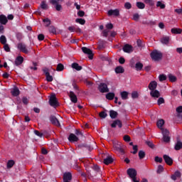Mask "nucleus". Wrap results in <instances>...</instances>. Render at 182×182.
<instances>
[{
  "label": "nucleus",
  "mask_w": 182,
  "mask_h": 182,
  "mask_svg": "<svg viewBox=\"0 0 182 182\" xmlns=\"http://www.w3.org/2000/svg\"><path fill=\"white\" fill-rule=\"evenodd\" d=\"M69 97L73 103H77V97L75 95L73 91L70 92Z\"/></svg>",
  "instance_id": "nucleus-16"
},
{
  "label": "nucleus",
  "mask_w": 182,
  "mask_h": 182,
  "mask_svg": "<svg viewBox=\"0 0 182 182\" xmlns=\"http://www.w3.org/2000/svg\"><path fill=\"white\" fill-rule=\"evenodd\" d=\"M72 68L73 69H75V70H82V69L83 68L82 66L79 65V63H73L72 64Z\"/></svg>",
  "instance_id": "nucleus-27"
},
{
  "label": "nucleus",
  "mask_w": 182,
  "mask_h": 182,
  "mask_svg": "<svg viewBox=\"0 0 182 182\" xmlns=\"http://www.w3.org/2000/svg\"><path fill=\"white\" fill-rule=\"evenodd\" d=\"M156 7L160 8V9H164L166 8V4H163L161 1H159L156 2Z\"/></svg>",
  "instance_id": "nucleus-34"
},
{
  "label": "nucleus",
  "mask_w": 182,
  "mask_h": 182,
  "mask_svg": "<svg viewBox=\"0 0 182 182\" xmlns=\"http://www.w3.org/2000/svg\"><path fill=\"white\" fill-rule=\"evenodd\" d=\"M121 97L122 100H127L129 99V92L123 91L121 92Z\"/></svg>",
  "instance_id": "nucleus-28"
},
{
  "label": "nucleus",
  "mask_w": 182,
  "mask_h": 182,
  "mask_svg": "<svg viewBox=\"0 0 182 182\" xmlns=\"http://www.w3.org/2000/svg\"><path fill=\"white\" fill-rule=\"evenodd\" d=\"M133 150H134V151L132 152V154H136L137 151H139V148H138L137 145L133 146Z\"/></svg>",
  "instance_id": "nucleus-58"
},
{
  "label": "nucleus",
  "mask_w": 182,
  "mask_h": 182,
  "mask_svg": "<svg viewBox=\"0 0 182 182\" xmlns=\"http://www.w3.org/2000/svg\"><path fill=\"white\" fill-rule=\"evenodd\" d=\"M4 49L6 52H11V48H9V45L4 44Z\"/></svg>",
  "instance_id": "nucleus-53"
},
{
  "label": "nucleus",
  "mask_w": 182,
  "mask_h": 182,
  "mask_svg": "<svg viewBox=\"0 0 182 182\" xmlns=\"http://www.w3.org/2000/svg\"><path fill=\"white\" fill-rule=\"evenodd\" d=\"M50 106L58 107L59 106V102H58V99L55 95H53L50 97L49 100Z\"/></svg>",
  "instance_id": "nucleus-5"
},
{
  "label": "nucleus",
  "mask_w": 182,
  "mask_h": 182,
  "mask_svg": "<svg viewBox=\"0 0 182 182\" xmlns=\"http://www.w3.org/2000/svg\"><path fill=\"white\" fill-rule=\"evenodd\" d=\"M168 79L172 82H174L176 80H177V77L171 74L168 75Z\"/></svg>",
  "instance_id": "nucleus-44"
},
{
  "label": "nucleus",
  "mask_w": 182,
  "mask_h": 182,
  "mask_svg": "<svg viewBox=\"0 0 182 182\" xmlns=\"http://www.w3.org/2000/svg\"><path fill=\"white\" fill-rule=\"evenodd\" d=\"M127 173L129 176L130 178L133 177H137V171L133 168H129L127 169Z\"/></svg>",
  "instance_id": "nucleus-8"
},
{
  "label": "nucleus",
  "mask_w": 182,
  "mask_h": 182,
  "mask_svg": "<svg viewBox=\"0 0 182 182\" xmlns=\"http://www.w3.org/2000/svg\"><path fill=\"white\" fill-rule=\"evenodd\" d=\"M118 114H119L117 113V112H116L114 110L109 111V116H110L111 119H116V117H117Z\"/></svg>",
  "instance_id": "nucleus-30"
},
{
  "label": "nucleus",
  "mask_w": 182,
  "mask_h": 182,
  "mask_svg": "<svg viewBox=\"0 0 182 182\" xmlns=\"http://www.w3.org/2000/svg\"><path fill=\"white\" fill-rule=\"evenodd\" d=\"M92 170H94V171H96L97 173H99L100 171V167H99V166L97 165H94L92 167Z\"/></svg>",
  "instance_id": "nucleus-51"
},
{
  "label": "nucleus",
  "mask_w": 182,
  "mask_h": 182,
  "mask_svg": "<svg viewBox=\"0 0 182 182\" xmlns=\"http://www.w3.org/2000/svg\"><path fill=\"white\" fill-rule=\"evenodd\" d=\"M41 9H43V11H48V9H49V6L48 5V4H46V1H41L40 4V7L38 8V13L40 15L41 14H42Z\"/></svg>",
  "instance_id": "nucleus-7"
},
{
  "label": "nucleus",
  "mask_w": 182,
  "mask_h": 182,
  "mask_svg": "<svg viewBox=\"0 0 182 182\" xmlns=\"http://www.w3.org/2000/svg\"><path fill=\"white\" fill-rule=\"evenodd\" d=\"M163 140L165 143H168V142H170V137L168 136V135L164 136Z\"/></svg>",
  "instance_id": "nucleus-54"
},
{
  "label": "nucleus",
  "mask_w": 182,
  "mask_h": 182,
  "mask_svg": "<svg viewBox=\"0 0 182 182\" xmlns=\"http://www.w3.org/2000/svg\"><path fill=\"white\" fill-rule=\"evenodd\" d=\"M135 68L136 70H141V69H143V63L140 62L136 63L135 65Z\"/></svg>",
  "instance_id": "nucleus-39"
},
{
  "label": "nucleus",
  "mask_w": 182,
  "mask_h": 182,
  "mask_svg": "<svg viewBox=\"0 0 182 182\" xmlns=\"http://www.w3.org/2000/svg\"><path fill=\"white\" fill-rule=\"evenodd\" d=\"M98 90H100V93H108L109 87H107L106 83L101 82L98 86Z\"/></svg>",
  "instance_id": "nucleus-2"
},
{
  "label": "nucleus",
  "mask_w": 182,
  "mask_h": 182,
  "mask_svg": "<svg viewBox=\"0 0 182 182\" xmlns=\"http://www.w3.org/2000/svg\"><path fill=\"white\" fill-rule=\"evenodd\" d=\"M157 127H159V129H163V126L164 125V119H159L157 122Z\"/></svg>",
  "instance_id": "nucleus-36"
},
{
  "label": "nucleus",
  "mask_w": 182,
  "mask_h": 182,
  "mask_svg": "<svg viewBox=\"0 0 182 182\" xmlns=\"http://www.w3.org/2000/svg\"><path fill=\"white\" fill-rule=\"evenodd\" d=\"M68 140L70 143H75V141H79V137L75 134H70Z\"/></svg>",
  "instance_id": "nucleus-14"
},
{
  "label": "nucleus",
  "mask_w": 182,
  "mask_h": 182,
  "mask_svg": "<svg viewBox=\"0 0 182 182\" xmlns=\"http://www.w3.org/2000/svg\"><path fill=\"white\" fill-rule=\"evenodd\" d=\"M38 41H42L45 39V36L43 34H39L38 36Z\"/></svg>",
  "instance_id": "nucleus-64"
},
{
  "label": "nucleus",
  "mask_w": 182,
  "mask_h": 182,
  "mask_svg": "<svg viewBox=\"0 0 182 182\" xmlns=\"http://www.w3.org/2000/svg\"><path fill=\"white\" fill-rule=\"evenodd\" d=\"M17 49L20 50V52H22L23 53L28 54L29 51L28 50V48H26V45L23 43H19L17 45Z\"/></svg>",
  "instance_id": "nucleus-3"
},
{
  "label": "nucleus",
  "mask_w": 182,
  "mask_h": 182,
  "mask_svg": "<svg viewBox=\"0 0 182 182\" xmlns=\"http://www.w3.org/2000/svg\"><path fill=\"white\" fill-rule=\"evenodd\" d=\"M124 8L126 9H132V4H130V2H126L124 4Z\"/></svg>",
  "instance_id": "nucleus-56"
},
{
  "label": "nucleus",
  "mask_w": 182,
  "mask_h": 182,
  "mask_svg": "<svg viewBox=\"0 0 182 182\" xmlns=\"http://www.w3.org/2000/svg\"><path fill=\"white\" fill-rule=\"evenodd\" d=\"M11 93L12 96L16 97L19 96V95H21V91L19 90V88H18V87H14L13 90L11 91Z\"/></svg>",
  "instance_id": "nucleus-15"
},
{
  "label": "nucleus",
  "mask_w": 182,
  "mask_h": 182,
  "mask_svg": "<svg viewBox=\"0 0 182 182\" xmlns=\"http://www.w3.org/2000/svg\"><path fill=\"white\" fill-rule=\"evenodd\" d=\"M57 72H63L65 70V65L62 63H58L56 68Z\"/></svg>",
  "instance_id": "nucleus-29"
},
{
  "label": "nucleus",
  "mask_w": 182,
  "mask_h": 182,
  "mask_svg": "<svg viewBox=\"0 0 182 182\" xmlns=\"http://www.w3.org/2000/svg\"><path fill=\"white\" fill-rule=\"evenodd\" d=\"M161 130L162 132L163 136H168L170 134V132L167 129H164L162 128Z\"/></svg>",
  "instance_id": "nucleus-48"
},
{
  "label": "nucleus",
  "mask_w": 182,
  "mask_h": 182,
  "mask_svg": "<svg viewBox=\"0 0 182 182\" xmlns=\"http://www.w3.org/2000/svg\"><path fill=\"white\" fill-rule=\"evenodd\" d=\"M63 180V181H70L72 180V173L70 172L65 173Z\"/></svg>",
  "instance_id": "nucleus-19"
},
{
  "label": "nucleus",
  "mask_w": 182,
  "mask_h": 182,
  "mask_svg": "<svg viewBox=\"0 0 182 182\" xmlns=\"http://www.w3.org/2000/svg\"><path fill=\"white\" fill-rule=\"evenodd\" d=\"M146 144H147V146L149 147H150L151 149H154V144H153L152 141H148L146 142Z\"/></svg>",
  "instance_id": "nucleus-57"
},
{
  "label": "nucleus",
  "mask_w": 182,
  "mask_h": 182,
  "mask_svg": "<svg viewBox=\"0 0 182 182\" xmlns=\"http://www.w3.org/2000/svg\"><path fill=\"white\" fill-rule=\"evenodd\" d=\"M75 22L80 23V25H85V23H86V20L83 18H77L75 19Z\"/></svg>",
  "instance_id": "nucleus-40"
},
{
  "label": "nucleus",
  "mask_w": 182,
  "mask_h": 182,
  "mask_svg": "<svg viewBox=\"0 0 182 182\" xmlns=\"http://www.w3.org/2000/svg\"><path fill=\"white\" fill-rule=\"evenodd\" d=\"M48 31H49L50 33H53V35H55V33H56V28L53 26H49Z\"/></svg>",
  "instance_id": "nucleus-42"
},
{
  "label": "nucleus",
  "mask_w": 182,
  "mask_h": 182,
  "mask_svg": "<svg viewBox=\"0 0 182 182\" xmlns=\"http://www.w3.org/2000/svg\"><path fill=\"white\" fill-rule=\"evenodd\" d=\"M136 44L139 48H143L144 46V44L143 43V41L141 39H138L136 41Z\"/></svg>",
  "instance_id": "nucleus-47"
},
{
  "label": "nucleus",
  "mask_w": 182,
  "mask_h": 182,
  "mask_svg": "<svg viewBox=\"0 0 182 182\" xmlns=\"http://www.w3.org/2000/svg\"><path fill=\"white\" fill-rule=\"evenodd\" d=\"M139 18H140V16L139 15V14H134L133 15V20L134 21H139Z\"/></svg>",
  "instance_id": "nucleus-62"
},
{
  "label": "nucleus",
  "mask_w": 182,
  "mask_h": 182,
  "mask_svg": "<svg viewBox=\"0 0 182 182\" xmlns=\"http://www.w3.org/2000/svg\"><path fill=\"white\" fill-rule=\"evenodd\" d=\"M159 79L160 82H163L164 80H167V76H166L164 74H162L159 75Z\"/></svg>",
  "instance_id": "nucleus-46"
},
{
  "label": "nucleus",
  "mask_w": 182,
  "mask_h": 182,
  "mask_svg": "<svg viewBox=\"0 0 182 182\" xmlns=\"http://www.w3.org/2000/svg\"><path fill=\"white\" fill-rule=\"evenodd\" d=\"M115 73H124V68L122 66H117L115 68Z\"/></svg>",
  "instance_id": "nucleus-35"
},
{
  "label": "nucleus",
  "mask_w": 182,
  "mask_h": 182,
  "mask_svg": "<svg viewBox=\"0 0 182 182\" xmlns=\"http://www.w3.org/2000/svg\"><path fill=\"white\" fill-rule=\"evenodd\" d=\"M75 134L77 137H79V136H80L81 137L83 136V133H82V132H80V130L79 129H75Z\"/></svg>",
  "instance_id": "nucleus-50"
},
{
  "label": "nucleus",
  "mask_w": 182,
  "mask_h": 182,
  "mask_svg": "<svg viewBox=\"0 0 182 182\" xmlns=\"http://www.w3.org/2000/svg\"><path fill=\"white\" fill-rule=\"evenodd\" d=\"M14 165H15V161H14V160H9V161L7 162V168H12Z\"/></svg>",
  "instance_id": "nucleus-38"
},
{
  "label": "nucleus",
  "mask_w": 182,
  "mask_h": 182,
  "mask_svg": "<svg viewBox=\"0 0 182 182\" xmlns=\"http://www.w3.org/2000/svg\"><path fill=\"white\" fill-rule=\"evenodd\" d=\"M117 126H118L119 129H122V127H123V124L122 123V121H120L119 119H116L113 121L112 124H111V127H112V129H114Z\"/></svg>",
  "instance_id": "nucleus-12"
},
{
  "label": "nucleus",
  "mask_w": 182,
  "mask_h": 182,
  "mask_svg": "<svg viewBox=\"0 0 182 182\" xmlns=\"http://www.w3.org/2000/svg\"><path fill=\"white\" fill-rule=\"evenodd\" d=\"M161 43L163 45H168V43H170V36H164L161 38Z\"/></svg>",
  "instance_id": "nucleus-17"
},
{
  "label": "nucleus",
  "mask_w": 182,
  "mask_h": 182,
  "mask_svg": "<svg viewBox=\"0 0 182 182\" xmlns=\"http://www.w3.org/2000/svg\"><path fill=\"white\" fill-rule=\"evenodd\" d=\"M150 95L151 97H156V99H159L160 97V92L157 90H154L150 92Z\"/></svg>",
  "instance_id": "nucleus-24"
},
{
  "label": "nucleus",
  "mask_w": 182,
  "mask_h": 182,
  "mask_svg": "<svg viewBox=\"0 0 182 182\" xmlns=\"http://www.w3.org/2000/svg\"><path fill=\"white\" fill-rule=\"evenodd\" d=\"M106 99H107V100H113V99H114V92H108L106 95Z\"/></svg>",
  "instance_id": "nucleus-31"
},
{
  "label": "nucleus",
  "mask_w": 182,
  "mask_h": 182,
  "mask_svg": "<svg viewBox=\"0 0 182 182\" xmlns=\"http://www.w3.org/2000/svg\"><path fill=\"white\" fill-rule=\"evenodd\" d=\"M155 161H156V163H163V158L156 156Z\"/></svg>",
  "instance_id": "nucleus-61"
},
{
  "label": "nucleus",
  "mask_w": 182,
  "mask_h": 182,
  "mask_svg": "<svg viewBox=\"0 0 182 182\" xmlns=\"http://www.w3.org/2000/svg\"><path fill=\"white\" fill-rule=\"evenodd\" d=\"M0 42H1V45H6V37L4 35L1 36Z\"/></svg>",
  "instance_id": "nucleus-41"
},
{
  "label": "nucleus",
  "mask_w": 182,
  "mask_h": 182,
  "mask_svg": "<svg viewBox=\"0 0 182 182\" xmlns=\"http://www.w3.org/2000/svg\"><path fill=\"white\" fill-rule=\"evenodd\" d=\"M15 65L16 66H19L23 63V57L19 55L15 60Z\"/></svg>",
  "instance_id": "nucleus-21"
},
{
  "label": "nucleus",
  "mask_w": 182,
  "mask_h": 182,
  "mask_svg": "<svg viewBox=\"0 0 182 182\" xmlns=\"http://www.w3.org/2000/svg\"><path fill=\"white\" fill-rule=\"evenodd\" d=\"M124 141L129 142V141H130L132 139H131V138H130V136H129V135H125V136H124Z\"/></svg>",
  "instance_id": "nucleus-63"
},
{
  "label": "nucleus",
  "mask_w": 182,
  "mask_h": 182,
  "mask_svg": "<svg viewBox=\"0 0 182 182\" xmlns=\"http://www.w3.org/2000/svg\"><path fill=\"white\" fill-rule=\"evenodd\" d=\"M108 16H119L120 15V11L119 9H110L107 12Z\"/></svg>",
  "instance_id": "nucleus-13"
},
{
  "label": "nucleus",
  "mask_w": 182,
  "mask_h": 182,
  "mask_svg": "<svg viewBox=\"0 0 182 182\" xmlns=\"http://www.w3.org/2000/svg\"><path fill=\"white\" fill-rule=\"evenodd\" d=\"M138 156H139V160H143V159L146 157V152H144V151L143 150H140L138 153Z\"/></svg>",
  "instance_id": "nucleus-32"
},
{
  "label": "nucleus",
  "mask_w": 182,
  "mask_h": 182,
  "mask_svg": "<svg viewBox=\"0 0 182 182\" xmlns=\"http://www.w3.org/2000/svg\"><path fill=\"white\" fill-rule=\"evenodd\" d=\"M136 7L138 9H144V8H146V4L143 2L138 1L136 2Z\"/></svg>",
  "instance_id": "nucleus-33"
},
{
  "label": "nucleus",
  "mask_w": 182,
  "mask_h": 182,
  "mask_svg": "<svg viewBox=\"0 0 182 182\" xmlns=\"http://www.w3.org/2000/svg\"><path fill=\"white\" fill-rule=\"evenodd\" d=\"M63 0H50V4L51 5H55V9L56 11H61L62 10V5L59 4L58 2L61 1Z\"/></svg>",
  "instance_id": "nucleus-6"
},
{
  "label": "nucleus",
  "mask_w": 182,
  "mask_h": 182,
  "mask_svg": "<svg viewBox=\"0 0 182 182\" xmlns=\"http://www.w3.org/2000/svg\"><path fill=\"white\" fill-rule=\"evenodd\" d=\"M22 102H23V105H28L29 103V100L28 99V97H23L22 98Z\"/></svg>",
  "instance_id": "nucleus-59"
},
{
  "label": "nucleus",
  "mask_w": 182,
  "mask_h": 182,
  "mask_svg": "<svg viewBox=\"0 0 182 182\" xmlns=\"http://www.w3.org/2000/svg\"><path fill=\"white\" fill-rule=\"evenodd\" d=\"M171 33H173L175 35H178L181 33L182 29L181 28H173L171 29Z\"/></svg>",
  "instance_id": "nucleus-26"
},
{
  "label": "nucleus",
  "mask_w": 182,
  "mask_h": 182,
  "mask_svg": "<svg viewBox=\"0 0 182 182\" xmlns=\"http://www.w3.org/2000/svg\"><path fill=\"white\" fill-rule=\"evenodd\" d=\"M43 72L46 75V76H48V75H50V73H49V68H43Z\"/></svg>",
  "instance_id": "nucleus-60"
},
{
  "label": "nucleus",
  "mask_w": 182,
  "mask_h": 182,
  "mask_svg": "<svg viewBox=\"0 0 182 182\" xmlns=\"http://www.w3.org/2000/svg\"><path fill=\"white\" fill-rule=\"evenodd\" d=\"M43 22H44V23H46V28H49V26H50V23H52V21H50V19H49L48 18L43 19Z\"/></svg>",
  "instance_id": "nucleus-37"
},
{
  "label": "nucleus",
  "mask_w": 182,
  "mask_h": 182,
  "mask_svg": "<svg viewBox=\"0 0 182 182\" xmlns=\"http://www.w3.org/2000/svg\"><path fill=\"white\" fill-rule=\"evenodd\" d=\"M8 23V18L4 14L0 15V24L6 25Z\"/></svg>",
  "instance_id": "nucleus-20"
},
{
  "label": "nucleus",
  "mask_w": 182,
  "mask_h": 182,
  "mask_svg": "<svg viewBox=\"0 0 182 182\" xmlns=\"http://www.w3.org/2000/svg\"><path fill=\"white\" fill-rule=\"evenodd\" d=\"M163 103H164V98L159 97L158 101H157L158 105L160 106L161 105H163Z\"/></svg>",
  "instance_id": "nucleus-55"
},
{
  "label": "nucleus",
  "mask_w": 182,
  "mask_h": 182,
  "mask_svg": "<svg viewBox=\"0 0 182 182\" xmlns=\"http://www.w3.org/2000/svg\"><path fill=\"white\" fill-rule=\"evenodd\" d=\"M132 49H133V46L129 44H125L122 48V50L125 52V53H130Z\"/></svg>",
  "instance_id": "nucleus-22"
},
{
  "label": "nucleus",
  "mask_w": 182,
  "mask_h": 182,
  "mask_svg": "<svg viewBox=\"0 0 182 182\" xmlns=\"http://www.w3.org/2000/svg\"><path fill=\"white\" fill-rule=\"evenodd\" d=\"M81 49L83 53H85V55H88L89 59H90L91 60L92 59H93V51H92V50L87 48V47H82Z\"/></svg>",
  "instance_id": "nucleus-4"
},
{
  "label": "nucleus",
  "mask_w": 182,
  "mask_h": 182,
  "mask_svg": "<svg viewBox=\"0 0 182 182\" xmlns=\"http://www.w3.org/2000/svg\"><path fill=\"white\" fill-rule=\"evenodd\" d=\"M175 150H181L182 149V142L180 141L178 138H177L176 144L174 146Z\"/></svg>",
  "instance_id": "nucleus-25"
},
{
  "label": "nucleus",
  "mask_w": 182,
  "mask_h": 182,
  "mask_svg": "<svg viewBox=\"0 0 182 182\" xmlns=\"http://www.w3.org/2000/svg\"><path fill=\"white\" fill-rule=\"evenodd\" d=\"M50 122H51L52 124H53L54 126H57L58 127L60 126V122H59L58 118H56V117L53 115H51L50 117Z\"/></svg>",
  "instance_id": "nucleus-10"
},
{
  "label": "nucleus",
  "mask_w": 182,
  "mask_h": 182,
  "mask_svg": "<svg viewBox=\"0 0 182 182\" xmlns=\"http://www.w3.org/2000/svg\"><path fill=\"white\" fill-rule=\"evenodd\" d=\"M114 159L112 158L111 156H108L107 158H105L103 161L104 164H106V166H109V164H112L113 163Z\"/></svg>",
  "instance_id": "nucleus-23"
},
{
  "label": "nucleus",
  "mask_w": 182,
  "mask_h": 182,
  "mask_svg": "<svg viewBox=\"0 0 182 182\" xmlns=\"http://www.w3.org/2000/svg\"><path fill=\"white\" fill-rule=\"evenodd\" d=\"M150 56L153 60L159 61L163 59V53L157 50L152 51Z\"/></svg>",
  "instance_id": "nucleus-1"
},
{
  "label": "nucleus",
  "mask_w": 182,
  "mask_h": 182,
  "mask_svg": "<svg viewBox=\"0 0 182 182\" xmlns=\"http://www.w3.org/2000/svg\"><path fill=\"white\" fill-rule=\"evenodd\" d=\"M149 90L153 91L155 89H157V82L156 81H151L148 86Z\"/></svg>",
  "instance_id": "nucleus-18"
},
{
  "label": "nucleus",
  "mask_w": 182,
  "mask_h": 182,
  "mask_svg": "<svg viewBox=\"0 0 182 182\" xmlns=\"http://www.w3.org/2000/svg\"><path fill=\"white\" fill-rule=\"evenodd\" d=\"M163 159L168 166H173V159H171L168 155L164 154L163 156Z\"/></svg>",
  "instance_id": "nucleus-11"
},
{
  "label": "nucleus",
  "mask_w": 182,
  "mask_h": 182,
  "mask_svg": "<svg viewBox=\"0 0 182 182\" xmlns=\"http://www.w3.org/2000/svg\"><path fill=\"white\" fill-rule=\"evenodd\" d=\"M47 82H53V77L50 75V74H48L46 76Z\"/></svg>",
  "instance_id": "nucleus-52"
},
{
  "label": "nucleus",
  "mask_w": 182,
  "mask_h": 182,
  "mask_svg": "<svg viewBox=\"0 0 182 182\" xmlns=\"http://www.w3.org/2000/svg\"><path fill=\"white\" fill-rule=\"evenodd\" d=\"M144 2L149 6H154V0H144Z\"/></svg>",
  "instance_id": "nucleus-43"
},
{
  "label": "nucleus",
  "mask_w": 182,
  "mask_h": 182,
  "mask_svg": "<svg viewBox=\"0 0 182 182\" xmlns=\"http://www.w3.org/2000/svg\"><path fill=\"white\" fill-rule=\"evenodd\" d=\"M113 147H114V150H116L117 151H119V153H121V154H124V149H123V148H122V144L114 143L113 144Z\"/></svg>",
  "instance_id": "nucleus-9"
},
{
  "label": "nucleus",
  "mask_w": 182,
  "mask_h": 182,
  "mask_svg": "<svg viewBox=\"0 0 182 182\" xmlns=\"http://www.w3.org/2000/svg\"><path fill=\"white\" fill-rule=\"evenodd\" d=\"M99 116L101 117V119H106V117H107V113H106L105 111H102L100 112Z\"/></svg>",
  "instance_id": "nucleus-45"
},
{
  "label": "nucleus",
  "mask_w": 182,
  "mask_h": 182,
  "mask_svg": "<svg viewBox=\"0 0 182 182\" xmlns=\"http://www.w3.org/2000/svg\"><path fill=\"white\" fill-rule=\"evenodd\" d=\"M163 171H164V168L163 167V166L159 165L158 166V169H157V173L160 174L161 173H163Z\"/></svg>",
  "instance_id": "nucleus-49"
}]
</instances>
